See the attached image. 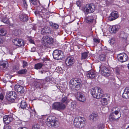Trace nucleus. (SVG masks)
Here are the masks:
<instances>
[{
	"mask_svg": "<svg viewBox=\"0 0 129 129\" xmlns=\"http://www.w3.org/2000/svg\"><path fill=\"white\" fill-rule=\"evenodd\" d=\"M96 76V72L93 71H91L88 72L86 74L87 77L88 78H93L95 77Z\"/></svg>",
	"mask_w": 129,
	"mask_h": 129,
	"instance_id": "19",
	"label": "nucleus"
},
{
	"mask_svg": "<svg viewBox=\"0 0 129 129\" xmlns=\"http://www.w3.org/2000/svg\"><path fill=\"white\" fill-rule=\"evenodd\" d=\"M59 110L61 109H64L65 107L66 106L65 105L63 104V103H59Z\"/></svg>",
	"mask_w": 129,
	"mask_h": 129,
	"instance_id": "37",
	"label": "nucleus"
},
{
	"mask_svg": "<svg viewBox=\"0 0 129 129\" xmlns=\"http://www.w3.org/2000/svg\"><path fill=\"white\" fill-rule=\"evenodd\" d=\"M50 80V79L48 77H46V79H45V81H46L47 82H48V81H49Z\"/></svg>",
	"mask_w": 129,
	"mask_h": 129,
	"instance_id": "56",
	"label": "nucleus"
},
{
	"mask_svg": "<svg viewBox=\"0 0 129 129\" xmlns=\"http://www.w3.org/2000/svg\"><path fill=\"white\" fill-rule=\"evenodd\" d=\"M93 41L94 42L98 43H99L100 42L99 40L96 38L93 39Z\"/></svg>",
	"mask_w": 129,
	"mask_h": 129,
	"instance_id": "51",
	"label": "nucleus"
},
{
	"mask_svg": "<svg viewBox=\"0 0 129 129\" xmlns=\"http://www.w3.org/2000/svg\"><path fill=\"white\" fill-rule=\"evenodd\" d=\"M43 64L40 63H38L35 65V68L36 69H40L42 67Z\"/></svg>",
	"mask_w": 129,
	"mask_h": 129,
	"instance_id": "32",
	"label": "nucleus"
},
{
	"mask_svg": "<svg viewBox=\"0 0 129 129\" xmlns=\"http://www.w3.org/2000/svg\"><path fill=\"white\" fill-rule=\"evenodd\" d=\"M103 92L102 89L98 87L93 88L91 90V93L92 96L97 99L102 98Z\"/></svg>",
	"mask_w": 129,
	"mask_h": 129,
	"instance_id": "2",
	"label": "nucleus"
},
{
	"mask_svg": "<svg viewBox=\"0 0 129 129\" xmlns=\"http://www.w3.org/2000/svg\"><path fill=\"white\" fill-rule=\"evenodd\" d=\"M6 34V31L4 29H0V35L2 36H5Z\"/></svg>",
	"mask_w": 129,
	"mask_h": 129,
	"instance_id": "35",
	"label": "nucleus"
},
{
	"mask_svg": "<svg viewBox=\"0 0 129 129\" xmlns=\"http://www.w3.org/2000/svg\"><path fill=\"white\" fill-rule=\"evenodd\" d=\"M27 70L26 69H23L18 71L17 73L20 74H25L27 73Z\"/></svg>",
	"mask_w": 129,
	"mask_h": 129,
	"instance_id": "31",
	"label": "nucleus"
},
{
	"mask_svg": "<svg viewBox=\"0 0 129 129\" xmlns=\"http://www.w3.org/2000/svg\"><path fill=\"white\" fill-rule=\"evenodd\" d=\"M75 60V59L73 57H68L66 58L65 60V63L67 66H72L74 64Z\"/></svg>",
	"mask_w": 129,
	"mask_h": 129,
	"instance_id": "11",
	"label": "nucleus"
},
{
	"mask_svg": "<svg viewBox=\"0 0 129 129\" xmlns=\"http://www.w3.org/2000/svg\"><path fill=\"white\" fill-rule=\"evenodd\" d=\"M126 129H129V125L126 128Z\"/></svg>",
	"mask_w": 129,
	"mask_h": 129,
	"instance_id": "62",
	"label": "nucleus"
},
{
	"mask_svg": "<svg viewBox=\"0 0 129 129\" xmlns=\"http://www.w3.org/2000/svg\"><path fill=\"white\" fill-rule=\"evenodd\" d=\"M105 57L106 55L105 54H102L100 55L99 58L100 60L103 61L105 60Z\"/></svg>",
	"mask_w": 129,
	"mask_h": 129,
	"instance_id": "36",
	"label": "nucleus"
},
{
	"mask_svg": "<svg viewBox=\"0 0 129 129\" xmlns=\"http://www.w3.org/2000/svg\"><path fill=\"white\" fill-rule=\"evenodd\" d=\"M90 120L94 121H97L99 118V116L97 113H92L89 116Z\"/></svg>",
	"mask_w": 129,
	"mask_h": 129,
	"instance_id": "18",
	"label": "nucleus"
},
{
	"mask_svg": "<svg viewBox=\"0 0 129 129\" xmlns=\"http://www.w3.org/2000/svg\"><path fill=\"white\" fill-rule=\"evenodd\" d=\"M119 27V26L117 25L110 26L109 28V30L111 33H115L118 30Z\"/></svg>",
	"mask_w": 129,
	"mask_h": 129,
	"instance_id": "21",
	"label": "nucleus"
},
{
	"mask_svg": "<svg viewBox=\"0 0 129 129\" xmlns=\"http://www.w3.org/2000/svg\"><path fill=\"white\" fill-rule=\"evenodd\" d=\"M17 125L18 124L19 125H21L22 124V122L20 120H17Z\"/></svg>",
	"mask_w": 129,
	"mask_h": 129,
	"instance_id": "52",
	"label": "nucleus"
},
{
	"mask_svg": "<svg viewBox=\"0 0 129 129\" xmlns=\"http://www.w3.org/2000/svg\"><path fill=\"white\" fill-rule=\"evenodd\" d=\"M23 3L24 7L26 9L27 8V5L25 0H23Z\"/></svg>",
	"mask_w": 129,
	"mask_h": 129,
	"instance_id": "41",
	"label": "nucleus"
},
{
	"mask_svg": "<svg viewBox=\"0 0 129 129\" xmlns=\"http://www.w3.org/2000/svg\"><path fill=\"white\" fill-rule=\"evenodd\" d=\"M127 67L128 69H129V63L127 65Z\"/></svg>",
	"mask_w": 129,
	"mask_h": 129,
	"instance_id": "63",
	"label": "nucleus"
},
{
	"mask_svg": "<svg viewBox=\"0 0 129 129\" xmlns=\"http://www.w3.org/2000/svg\"><path fill=\"white\" fill-rule=\"evenodd\" d=\"M11 127L10 126H6L4 127V129H11Z\"/></svg>",
	"mask_w": 129,
	"mask_h": 129,
	"instance_id": "53",
	"label": "nucleus"
},
{
	"mask_svg": "<svg viewBox=\"0 0 129 129\" xmlns=\"http://www.w3.org/2000/svg\"><path fill=\"white\" fill-rule=\"evenodd\" d=\"M81 81L78 78H74L70 81L69 86L70 89L72 91H76L80 88Z\"/></svg>",
	"mask_w": 129,
	"mask_h": 129,
	"instance_id": "1",
	"label": "nucleus"
},
{
	"mask_svg": "<svg viewBox=\"0 0 129 129\" xmlns=\"http://www.w3.org/2000/svg\"><path fill=\"white\" fill-rule=\"evenodd\" d=\"M23 68L27 66V63L26 61H23Z\"/></svg>",
	"mask_w": 129,
	"mask_h": 129,
	"instance_id": "48",
	"label": "nucleus"
},
{
	"mask_svg": "<svg viewBox=\"0 0 129 129\" xmlns=\"http://www.w3.org/2000/svg\"><path fill=\"white\" fill-rule=\"evenodd\" d=\"M49 25L50 26H51L53 27L54 23H52V22H49Z\"/></svg>",
	"mask_w": 129,
	"mask_h": 129,
	"instance_id": "59",
	"label": "nucleus"
},
{
	"mask_svg": "<svg viewBox=\"0 0 129 129\" xmlns=\"http://www.w3.org/2000/svg\"><path fill=\"white\" fill-rule=\"evenodd\" d=\"M52 27L54 28L57 29L59 27V26L58 25L54 23Z\"/></svg>",
	"mask_w": 129,
	"mask_h": 129,
	"instance_id": "50",
	"label": "nucleus"
},
{
	"mask_svg": "<svg viewBox=\"0 0 129 129\" xmlns=\"http://www.w3.org/2000/svg\"><path fill=\"white\" fill-rule=\"evenodd\" d=\"M121 116L119 110H116L114 112L112 113L109 116L110 121H113L119 118Z\"/></svg>",
	"mask_w": 129,
	"mask_h": 129,
	"instance_id": "9",
	"label": "nucleus"
},
{
	"mask_svg": "<svg viewBox=\"0 0 129 129\" xmlns=\"http://www.w3.org/2000/svg\"><path fill=\"white\" fill-rule=\"evenodd\" d=\"M4 42V40L2 39L1 37H0V44H3Z\"/></svg>",
	"mask_w": 129,
	"mask_h": 129,
	"instance_id": "54",
	"label": "nucleus"
},
{
	"mask_svg": "<svg viewBox=\"0 0 129 129\" xmlns=\"http://www.w3.org/2000/svg\"><path fill=\"white\" fill-rule=\"evenodd\" d=\"M94 19L93 16H90L88 17H86L85 18L86 22L88 23H90L92 22Z\"/></svg>",
	"mask_w": 129,
	"mask_h": 129,
	"instance_id": "24",
	"label": "nucleus"
},
{
	"mask_svg": "<svg viewBox=\"0 0 129 129\" xmlns=\"http://www.w3.org/2000/svg\"><path fill=\"white\" fill-rule=\"evenodd\" d=\"M30 3H32L33 5H37L38 1L37 0H34L33 1H30Z\"/></svg>",
	"mask_w": 129,
	"mask_h": 129,
	"instance_id": "40",
	"label": "nucleus"
},
{
	"mask_svg": "<svg viewBox=\"0 0 129 129\" xmlns=\"http://www.w3.org/2000/svg\"><path fill=\"white\" fill-rule=\"evenodd\" d=\"M76 97L77 99L81 102L85 101V98L83 94L80 92H77L76 94Z\"/></svg>",
	"mask_w": 129,
	"mask_h": 129,
	"instance_id": "14",
	"label": "nucleus"
},
{
	"mask_svg": "<svg viewBox=\"0 0 129 129\" xmlns=\"http://www.w3.org/2000/svg\"><path fill=\"white\" fill-rule=\"evenodd\" d=\"M18 129H28L27 128L25 127H20Z\"/></svg>",
	"mask_w": 129,
	"mask_h": 129,
	"instance_id": "61",
	"label": "nucleus"
},
{
	"mask_svg": "<svg viewBox=\"0 0 129 129\" xmlns=\"http://www.w3.org/2000/svg\"><path fill=\"white\" fill-rule=\"evenodd\" d=\"M20 103L19 106L22 109H24L27 106V104L24 101H22Z\"/></svg>",
	"mask_w": 129,
	"mask_h": 129,
	"instance_id": "28",
	"label": "nucleus"
},
{
	"mask_svg": "<svg viewBox=\"0 0 129 129\" xmlns=\"http://www.w3.org/2000/svg\"><path fill=\"white\" fill-rule=\"evenodd\" d=\"M55 117L52 116H49L46 120V123L49 126H53L55 127H58L59 125V122L56 120Z\"/></svg>",
	"mask_w": 129,
	"mask_h": 129,
	"instance_id": "3",
	"label": "nucleus"
},
{
	"mask_svg": "<svg viewBox=\"0 0 129 129\" xmlns=\"http://www.w3.org/2000/svg\"><path fill=\"white\" fill-rule=\"evenodd\" d=\"M16 39H14L12 41V43L14 45H16L15 44V42H16Z\"/></svg>",
	"mask_w": 129,
	"mask_h": 129,
	"instance_id": "57",
	"label": "nucleus"
},
{
	"mask_svg": "<svg viewBox=\"0 0 129 129\" xmlns=\"http://www.w3.org/2000/svg\"><path fill=\"white\" fill-rule=\"evenodd\" d=\"M16 94L13 91L8 92L6 95V98L7 101L10 103H12L16 99Z\"/></svg>",
	"mask_w": 129,
	"mask_h": 129,
	"instance_id": "6",
	"label": "nucleus"
},
{
	"mask_svg": "<svg viewBox=\"0 0 129 129\" xmlns=\"http://www.w3.org/2000/svg\"><path fill=\"white\" fill-rule=\"evenodd\" d=\"M105 97L106 98H109L110 97V95L108 94H103V95H102V97Z\"/></svg>",
	"mask_w": 129,
	"mask_h": 129,
	"instance_id": "46",
	"label": "nucleus"
},
{
	"mask_svg": "<svg viewBox=\"0 0 129 129\" xmlns=\"http://www.w3.org/2000/svg\"><path fill=\"white\" fill-rule=\"evenodd\" d=\"M118 57L119 58V61L122 62H125L128 59V56L124 53L119 54Z\"/></svg>",
	"mask_w": 129,
	"mask_h": 129,
	"instance_id": "15",
	"label": "nucleus"
},
{
	"mask_svg": "<svg viewBox=\"0 0 129 129\" xmlns=\"http://www.w3.org/2000/svg\"><path fill=\"white\" fill-rule=\"evenodd\" d=\"M18 17L20 20L23 22H26L28 20V17L26 15L21 14L19 15Z\"/></svg>",
	"mask_w": 129,
	"mask_h": 129,
	"instance_id": "22",
	"label": "nucleus"
},
{
	"mask_svg": "<svg viewBox=\"0 0 129 129\" xmlns=\"http://www.w3.org/2000/svg\"><path fill=\"white\" fill-rule=\"evenodd\" d=\"M118 15L117 11H114L112 12L109 17L108 20L110 21H112L118 18Z\"/></svg>",
	"mask_w": 129,
	"mask_h": 129,
	"instance_id": "13",
	"label": "nucleus"
},
{
	"mask_svg": "<svg viewBox=\"0 0 129 129\" xmlns=\"http://www.w3.org/2000/svg\"><path fill=\"white\" fill-rule=\"evenodd\" d=\"M39 72H40L41 73V74H42L43 73H46V72L45 71H40Z\"/></svg>",
	"mask_w": 129,
	"mask_h": 129,
	"instance_id": "60",
	"label": "nucleus"
},
{
	"mask_svg": "<svg viewBox=\"0 0 129 129\" xmlns=\"http://www.w3.org/2000/svg\"><path fill=\"white\" fill-rule=\"evenodd\" d=\"M115 72L117 74L119 75V74L120 70L119 68L117 67L115 68Z\"/></svg>",
	"mask_w": 129,
	"mask_h": 129,
	"instance_id": "44",
	"label": "nucleus"
},
{
	"mask_svg": "<svg viewBox=\"0 0 129 129\" xmlns=\"http://www.w3.org/2000/svg\"><path fill=\"white\" fill-rule=\"evenodd\" d=\"M4 95L2 93L0 94V101H2L4 98Z\"/></svg>",
	"mask_w": 129,
	"mask_h": 129,
	"instance_id": "49",
	"label": "nucleus"
},
{
	"mask_svg": "<svg viewBox=\"0 0 129 129\" xmlns=\"http://www.w3.org/2000/svg\"><path fill=\"white\" fill-rule=\"evenodd\" d=\"M61 101L65 103H67L69 102L68 100H67V98L66 97L64 96L62 98Z\"/></svg>",
	"mask_w": 129,
	"mask_h": 129,
	"instance_id": "38",
	"label": "nucleus"
},
{
	"mask_svg": "<svg viewBox=\"0 0 129 129\" xmlns=\"http://www.w3.org/2000/svg\"><path fill=\"white\" fill-rule=\"evenodd\" d=\"M76 4L77 6L79 7H80L81 6V2L79 1H77L76 2Z\"/></svg>",
	"mask_w": 129,
	"mask_h": 129,
	"instance_id": "47",
	"label": "nucleus"
},
{
	"mask_svg": "<svg viewBox=\"0 0 129 129\" xmlns=\"http://www.w3.org/2000/svg\"><path fill=\"white\" fill-rule=\"evenodd\" d=\"M107 98H103L101 101V103L102 105L104 106L108 104V101H107Z\"/></svg>",
	"mask_w": 129,
	"mask_h": 129,
	"instance_id": "29",
	"label": "nucleus"
},
{
	"mask_svg": "<svg viewBox=\"0 0 129 129\" xmlns=\"http://www.w3.org/2000/svg\"><path fill=\"white\" fill-rule=\"evenodd\" d=\"M17 47L18 46V47H21V46H23L24 45V41L21 39H18V40H17Z\"/></svg>",
	"mask_w": 129,
	"mask_h": 129,
	"instance_id": "26",
	"label": "nucleus"
},
{
	"mask_svg": "<svg viewBox=\"0 0 129 129\" xmlns=\"http://www.w3.org/2000/svg\"><path fill=\"white\" fill-rule=\"evenodd\" d=\"M85 124V119L80 117H76L74 120V125L77 128H82Z\"/></svg>",
	"mask_w": 129,
	"mask_h": 129,
	"instance_id": "4",
	"label": "nucleus"
},
{
	"mask_svg": "<svg viewBox=\"0 0 129 129\" xmlns=\"http://www.w3.org/2000/svg\"><path fill=\"white\" fill-rule=\"evenodd\" d=\"M17 92H20V93H22L23 92L24 89L23 87L19 85H17Z\"/></svg>",
	"mask_w": 129,
	"mask_h": 129,
	"instance_id": "27",
	"label": "nucleus"
},
{
	"mask_svg": "<svg viewBox=\"0 0 129 129\" xmlns=\"http://www.w3.org/2000/svg\"><path fill=\"white\" fill-rule=\"evenodd\" d=\"M98 127L99 129H103L104 128V125L102 123L100 124L98 126Z\"/></svg>",
	"mask_w": 129,
	"mask_h": 129,
	"instance_id": "43",
	"label": "nucleus"
},
{
	"mask_svg": "<svg viewBox=\"0 0 129 129\" xmlns=\"http://www.w3.org/2000/svg\"><path fill=\"white\" fill-rule=\"evenodd\" d=\"M42 39V41L44 43V45L46 47H48L50 44L53 43L54 42L53 39L49 36H44Z\"/></svg>",
	"mask_w": 129,
	"mask_h": 129,
	"instance_id": "8",
	"label": "nucleus"
},
{
	"mask_svg": "<svg viewBox=\"0 0 129 129\" xmlns=\"http://www.w3.org/2000/svg\"><path fill=\"white\" fill-rule=\"evenodd\" d=\"M88 56V52H85L82 53L81 59H85Z\"/></svg>",
	"mask_w": 129,
	"mask_h": 129,
	"instance_id": "33",
	"label": "nucleus"
},
{
	"mask_svg": "<svg viewBox=\"0 0 129 129\" xmlns=\"http://www.w3.org/2000/svg\"><path fill=\"white\" fill-rule=\"evenodd\" d=\"M76 107V105L74 102H72L69 106V109L72 110L74 109Z\"/></svg>",
	"mask_w": 129,
	"mask_h": 129,
	"instance_id": "34",
	"label": "nucleus"
},
{
	"mask_svg": "<svg viewBox=\"0 0 129 129\" xmlns=\"http://www.w3.org/2000/svg\"><path fill=\"white\" fill-rule=\"evenodd\" d=\"M9 63L7 61H0V66L2 67V68L4 70L8 68L9 67Z\"/></svg>",
	"mask_w": 129,
	"mask_h": 129,
	"instance_id": "16",
	"label": "nucleus"
},
{
	"mask_svg": "<svg viewBox=\"0 0 129 129\" xmlns=\"http://www.w3.org/2000/svg\"><path fill=\"white\" fill-rule=\"evenodd\" d=\"M127 2L128 3H129V0H127Z\"/></svg>",
	"mask_w": 129,
	"mask_h": 129,
	"instance_id": "64",
	"label": "nucleus"
},
{
	"mask_svg": "<svg viewBox=\"0 0 129 129\" xmlns=\"http://www.w3.org/2000/svg\"><path fill=\"white\" fill-rule=\"evenodd\" d=\"M108 42L109 43L111 44H113L115 43L114 39L112 38L111 39H110Z\"/></svg>",
	"mask_w": 129,
	"mask_h": 129,
	"instance_id": "45",
	"label": "nucleus"
},
{
	"mask_svg": "<svg viewBox=\"0 0 129 129\" xmlns=\"http://www.w3.org/2000/svg\"><path fill=\"white\" fill-rule=\"evenodd\" d=\"M95 9V7L94 5L91 3L87 4L86 7L84 8L83 11L86 14H87L94 12Z\"/></svg>",
	"mask_w": 129,
	"mask_h": 129,
	"instance_id": "5",
	"label": "nucleus"
},
{
	"mask_svg": "<svg viewBox=\"0 0 129 129\" xmlns=\"http://www.w3.org/2000/svg\"><path fill=\"white\" fill-rule=\"evenodd\" d=\"M38 10L39 12V14L43 16L46 14V10L43 7H41L38 8Z\"/></svg>",
	"mask_w": 129,
	"mask_h": 129,
	"instance_id": "23",
	"label": "nucleus"
},
{
	"mask_svg": "<svg viewBox=\"0 0 129 129\" xmlns=\"http://www.w3.org/2000/svg\"><path fill=\"white\" fill-rule=\"evenodd\" d=\"M53 55L54 59L57 60H62L64 57L63 52L58 50H55L53 51Z\"/></svg>",
	"mask_w": 129,
	"mask_h": 129,
	"instance_id": "7",
	"label": "nucleus"
},
{
	"mask_svg": "<svg viewBox=\"0 0 129 129\" xmlns=\"http://www.w3.org/2000/svg\"><path fill=\"white\" fill-rule=\"evenodd\" d=\"M59 103L56 102L54 103L53 105L52 108L53 109L59 110Z\"/></svg>",
	"mask_w": 129,
	"mask_h": 129,
	"instance_id": "30",
	"label": "nucleus"
},
{
	"mask_svg": "<svg viewBox=\"0 0 129 129\" xmlns=\"http://www.w3.org/2000/svg\"><path fill=\"white\" fill-rule=\"evenodd\" d=\"M13 119L12 117L8 115L4 116L3 117V120L4 123L6 124L9 123Z\"/></svg>",
	"mask_w": 129,
	"mask_h": 129,
	"instance_id": "17",
	"label": "nucleus"
},
{
	"mask_svg": "<svg viewBox=\"0 0 129 129\" xmlns=\"http://www.w3.org/2000/svg\"><path fill=\"white\" fill-rule=\"evenodd\" d=\"M122 97L125 99L129 98V89L128 88H126L124 90L122 94Z\"/></svg>",
	"mask_w": 129,
	"mask_h": 129,
	"instance_id": "20",
	"label": "nucleus"
},
{
	"mask_svg": "<svg viewBox=\"0 0 129 129\" xmlns=\"http://www.w3.org/2000/svg\"><path fill=\"white\" fill-rule=\"evenodd\" d=\"M29 41L31 43L33 44V43H34V41H33V40L32 39H31L29 40Z\"/></svg>",
	"mask_w": 129,
	"mask_h": 129,
	"instance_id": "58",
	"label": "nucleus"
},
{
	"mask_svg": "<svg viewBox=\"0 0 129 129\" xmlns=\"http://www.w3.org/2000/svg\"><path fill=\"white\" fill-rule=\"evenodd\" d=\"M120 37L124 39H126L127 38L126 34L124 33H122L120 35Z\"/></svg>",
	"mask_w": 129,
	"mask_h": 129,
	"instance_id": "39",
	"label": "nucleus"
},
{
	"mask_svg": "<svg viewBox=\"0 0 129 129\" xmlns=\"http://www.w3.org/2000/svg\"><path fill=\"white\" fill-rule=\"evenodd\" d=\"M41 33L43 35L51 34H52V30L49 27L45 26L42 29Z\"/></svg>",
	"mask_w": 129,
	"mask_h": 129,
	"instance_id": "12",
	"label": "nucleus"
},
{
	"mask_svg": "<svg viewBox=\"0 0 129 129\" xmlns=\"http://www.w3.org/2000/svg\"><path fill=\"white\" fill-rule=\"evenodd\" d=\"M36 50V48L35 47H33L31 49V52H34Z\"/></svg>",
	"mask_w": 129,
	"mask_h": 129,
	"instance_id": "55",
	"label": "nucleus"
},
{
	"mask_svg": "<svg viewBox=\"0 0 129 129\" xmlns=\"http://www.w3.org/2000/svg\"><path fill=\"white\" fill-rule=\"evenodd\" d=\"M2 22H4L5 23H6L8 24H9V27H13V25L12 24H10V22L9 20V19L6 17H4L1 20Z\"/></svg>",
	"mask_w": 129,
	"mask_h": 129,
	"instance_id": "25",
	"label": "nucleus"
},
{
	"mask_svg": "<svg viewBox=\"0 0 129 129\" xmlns=\"http://www.w3.org/2000/svg\"><path fill=\"white\" fill-rule=\"evenodd\" d=\"M100 71L101 74L104 76H108L110 75L111 72L110 70L105 66L100 67Z\"/></svg>",
	"mask_w": 129,
	"mask_h": 129,
	"instance_id": "10",
	"label": "nucleus"
},
{
	"mask_svg": "<svg viewBox=\"0 0 129 129\" xmlns=\"http://www.w3.org/2000/svg\"><path fill=\"white\" fill-rule=\"evenodd\" d=\"M39 126L38 124L35 125L33 126L32 129H39Z\"/></svg>",
	"mask_w": 129,
	"mask_h": 129,
	"instance_id": "42",
	"label": "nucleus"
}]
</instances>
